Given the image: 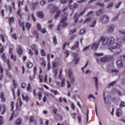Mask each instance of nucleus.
I'll return each instance as SVG.
<instances>
[{"mask_svg":"<svg viewBox=\"0 0 125 125\" xmlns=\"http://www.w3.org/2000/svg\"><path fill=\"white\" fill-rule=\"evenodd\" d=\"M21 87H22V88H25L26 87V84L24 83H21Z\"/></svg>","mask_w":125,"mask_h":125,"instance_id":"e2e57ef3","label":"nucleus"},{"mask_svg":"<svg viewBox=\"0 0 125 125\" xmlns=\"http://www.w3.org/2000/svg\"><path fill=\"white\" fill-rule=\"evenodd\" d=\"M88 98L89 99H90V98H93V99H95V97L93 96V95L90 94L89 95V96H88Z\"/></svg>","mask_w":125,"mask_h":125,"instance_id":"680f3d73","label":"nucleus"},{"mask_svg":"<svg viewBox=\"0 0 125 125\" xmlns=\"http://www.w3.org/2000/svg\"><path fill=\"white\" fill-rule=\"evenodd\" d=\"M68 75L69 79H72V78H74V74L73 73V71L70 69L68 71Z\"/></svg>","mask_w":125,"mask_h":125,"instance_id":"4468645a","label":"nucleus"},{"mask_svg":"<svg viewBox=\"0 0 125 125\" xmlns=\"http://www.w3.org/2000/svg\"><path fill=\"white\" fill-rule=\"evenodd\" d=\"M38 95L39 96V100H41L42 99V92H39Z\"/></svg>","mask_w":125,"mask_h":125,"instance_id":"f704fd0d","label":"nucleus"},{"mask_svg":"<svg viewBox=\"0 0 125 125\" xmlns=\"http://www.w3.org/2000/svg\"><path fill=\"white\" fill-rule=\"evenodd\" d=\"M108 60V58L107 57H104L102 58L101 59H97V61L99 63V62H106L107 60Z\"/></svg>","mask_w":125,"mask_h":125,"instance_id":"9d476101","label":"nucleus"},{"mask_svg":"<svg viewBox=\"0 0 125 125\" xmlns=\"http://www.w3.org/2000/svg\"><path fill=\"white\" fill-rule=\"evenodd\" d=\"M41 55L42 56H45V52H44V51L43 50H42L41 51Z\"/></svg>","mask_w":125,"mask_h":125,"instance_id":"774afa93","label":"nucleus"},{"mask_svg":"<svg viewBox=\"0 0 125 125\" xmlns=\"http://www.w3.org/2000/svg\"><path fill=\"white\" fill-rule=\"evenodd\" d=\"M98 45H99V43H94L92 46V49L93 50H97Z\"/></svg>","mask_w":125,"mask_h":125,"instance_id":"9b49d317","label":"nucleus"},{"mask_svg":"<svg viewBox=\"0 0 125 125\" xmlns=\"http://www.w3.org/2000/svg\"><path fill=\"white\" fill-rule=\"evenodd\" d=\"M103 96L105 104H108V102L106 100V96H105V93H104Z\"/></svg>","mask_w":125,"mask_h":125,"instance_id":"72a5a7b5","label":"nucleus"},{"mask_svg":"<svg viewBox=\"0 0 125 125\" xmlns=\"http://www.w3.org/2000/svg\"><path fill=\"white\" fill-rule=\"evenodd\" d=\"M76 37L77 35L74 34L70 38V40H74V39H75V38H76Z\"/></svg>","mask_w":125,"mask_h":125,"instance_id":"69168bd1","label":"nucleus"},{"mask_svg":"<svg viewBox=\"0 0 125 125\" xmlns=\"http://www.w3.org/2000/svg\"><path fill=\"white\" fill-rule=\"evenodd\" d=\"M85 33V30L84 29H82L81 30L79 34L80 35H83V34H84Z\"/></svg>","mask_w":125,"mask_h":125,"instance_id":"5fc2aeb1","label":"nucleus"},{"mask_svg":"<svg viewBox=\"0 0 125 125\" xmlns=\"http://www.w3.org/2000/svg\"><path fill=\"white\" fill-rule=\"evenodd\" d=\"M96 5H98L99 6H100L101 7H104V6H105V5H104V3H100V2H98L96 4Z\"/></svg>","mask_w":125,"mask_h":125,"instance_id":"c85d7f7f","label":"nucleus"},{"mask_svg":"<svg viewBox=\"0 0 125 125\" xmlns=\"http://www.w3.org/2000/svg\"><path fill=\"white\" fill-rule=\"evenodd\" d=\"M109 19L110 18H109V16L104 15L100 17L99 21L102 24H107V23L109 22Z\"/></svg>","mask_w":125,"mask_h":125,"instance_id":"f03ea898","label":"nucleus"},{"mask_svg":"<svg viewBox=\"0 0 125 125\" xmlns=\"http://www.w3.org/2000/svg\"><path fill=\"white\" fill-rule=\"evenodd\" d=\"M53 41L54 44H55V45H56V44H57V39L56 38V37H54L53 39Z\"/></svg>","mask_w":125,"mask_h":125,"instance_id":"e433bc0d","label":"nucleus"},{"mask_svg":"<svg viewBox=\"0 0 125 125\" xmlns=\"http://www.w3.org/2000/svg\"><path fill=\"white\" fill-rule=\"evenodd\" d=\"M68 17V14L67 13H64V17H61V21H60V24L58 26L57 30L58 31H60V26L62 28H64V27H66L68 25V22H66L67 21V17Z\"/></svg>","mask_w":125,"mask_h":125,"instance_id":"f257e3e1","label":"nucleus"},{"mask_svg":"<svg viewBox=\"0 0 125 125\" xmlns=\"http://www.w3.org/2000/svg\"><path fill=\"white\" fill-rule=\"evenodd\" d=\"M120 107H121V108L122 107H125V102H121L120 104Z\"/></svg>","mask_w":125,"mask_h":125,"instance_id":"0e129e2a","label":"nucleus"},{"mask_svg":"<svg viewBox=\"0 0 125 125\" xmlns=\"http://www.w3.org/2000/svg\"><path fill=\"white\" fill-rule=\"evenodd\" d=\"M117 65L118 68H122L123 67V62L122 61L119 60L117 62Z\"/></svg>","mask_w":125,"mask_h":125,"instance_id":"2eb2a0df","label":"nucleus"},{"mask_svg":"<svg viewBox=\"0 0 125 125\" xmlns=\"http://www.w3.org/2000/svg\"><path fill=\"white\" fill-rule=\"evenodd\" d=\"M22 97L23 100H25L26 102H28V101L30 100V99L27 95L24 96V95L22 94Z\"/></svg>","mask_w":125,"mask_h":125,"instance_id":"a211bd4d","label":"nucleus"},{"mask_svg":"<svg viewBox=\"0 0 125 125\" xmlns=\"http://www.w3.org/2000/svg\"><path fill=\"white\" fill-rule=\"evenodd\" d=\"M9 23H10V24H13V23H14V18H13V17H11L9 19Z\"/></svg>","mask_w":125,"mask_h":125,"instance_id":"a878e982","label":"nucleus"},{"mask_svg":"<svg viewBox=\"0 0 125 125\" xmlns=\"http://www.w3.org/2000/svg\"><path fill=\"white\" fill-rule=\"evenodd\" d=\"M79 16H78L77 14L75 15V16H74V19H75V23H77V22H78V21H79Z\"/></svg>","mask_w":125,"mask_h":125,"instance_id":"473e14b6","label":"nucleus"},{"mask_svg":"<svg viewBox=\"0 0 125 125\" xmlns=\"http://www.w3.org/2000/svg\"><path fill=\"white\" fill-rule=\"evenodd\" d=\"M48 9H50V10L53 9V4H49L48 6Z\"/></svg>","mask_w":125,"mask_h":125,"instance_id":"de8ad7c7","label":"nucleus"},{"mask_svg":"<svg viewBox=\"0 0 125 125\" xmlns=\"http://www.w3.org/2000/svg\"><path fill=\"white\" fill-rule=\"evenodd\" d=\"M35 117L34 116H31L30 117V119H29V122L30 123H34V122H35Z\"/></svg>","mask_w":125,"mask_h":125,"instance_id":"c756f323","label":"nucleus"},{"mask_svg":"<svg viewBox=\"0 0 125 125\" xmlns=\"http://www.w3.org/2000/svg\"><path fill=\"white\" fill-rule=\"evenodd\" d=\"M114 5V2H111L109 3L106 6V8H111V7H113V6Z\"/></svg>","mask_w":125,"mask_h":125,"instance_id":"6ab92c4d","label":"nucleus"},{"mask_svg":"<svg viewBox=\"0 0 125 125\" xmlns=\"http://www.w3.org/2000/svg\"><path fill=\"white\" fill-rule=\"evenodd\" d=\"M117 117H121L122 115H123V111H122V109L121 108H118L116 110V113Z\"/></svg>","mask_w":125,"mask_h":125,"instance_id":"6e6552de","label":"nucleus"},{"mask_svg":"<svg viewBox=\"0 0 125 125\" xmlns=\"http://www.w3.org/2000/svg\"><path fill=\"white\" fill-rule=\"evenodd\" d=\"M0 98L2 102H5V98H4V93L2 92L0 93Z\"/></svg>","mask_w":125,"mask_h":125,"instance_id":"f8f14e48","label":"nucleus"},{"mask_svg":"<svg viewBox=\"0 0 125 125\" xmlns=\"http://www.w3.org/2000/svg\"><path fill=\"white\" fill-rule=\"evenodd\" d=\"M40 4L41 5H44L45 4V1L44 0H42L40 2Z\"/></svg>","mask_w":125,"mask_h":125,"instance_id":"052dcab7","label":"nucleus"},{"mask_svg":"<svg viewBox=\"0 0 125 125\" xmlns=\"http://www.w3.org/2000/svg\"><path fill=\"white\" fill-rule=\"evenodd\" d=\"M93 80L94 81L95 86L97 89H98V78L96 77L92 78Z\"/></svg>","mask_w":125,"mask_h":125,"instance_id":"1a4fd4ad","label":"nucleus"},{"mask_svg":"<svg viewBox=\"0 0 125 125\" xmlns=\"http://www.w3.org/2000/svg\"><path fill=\"white\" fill-rule=\"evenodd\" d=\"M1 59H2L4 62H6V57H5V54H2L1 56Z\"/></svg>","mask_w":125,"mask_h":125,"instance_id":"4c0bfd02","label":"nucleus"},{"mask_svg":"<svg viewBox=\"0 0 125 125\" xmlns=\"http://www.w3.org/2000/svg\"><path fill=\"white\" fill-rule=\"evenodd\" d=\"M26 66L28 68V69H31L32 67H33V63L31 62H26Z\"/></svg>","mask_w":125,"mask_h":125,"instance_id":"4be33fe9","label":"nucleus"},{"mask_svg":"<svg viewBox=\"0 0 125 125\" xmlns=\"http://www.w3.org/2000/svg\"><path fill=\"white\" fill-rule=\"evenodd\" d=\"M78 47H79V41H77L75 43V45L72 47L71 49L72 50H75V49L78 48Z\"/></svg>","mask_w":125,"mask_h":125,"instance_id":"dca6fc26","label":"nucleus"},{"mask_svg":"<svg viewBox=\"0 0 125 125\" xmlns=\"http://www.w3.org/2000/svg\"><path fill=\"white\" fill-rule=\"evenodd\" d=\"M25 27L28 29H30V28H31V24H30L29 22H27L25 24Z\"/></svg>","mask_w":125,"mask_h":125,"instance_id":"a19ab883","label":"nucleus"},{"mask_svg":"<svg viewBox=\"0 0 125 125\" xmlns=\"http://www.w3.org/2000/svg\"><path fill=\"white\" fill-rule=\"evenodd\" d=\"M0 110H2L3 112H2V114H3V113L5 112V106L0 107Z\"/></svg>","mask_w":125,"mask_h":125,"instance_id":"a18cd8bd","label":"nucleus"},{"mask_svg":"<svg viewBox=\"0 0 125 125\" xmlns=\"http://www.w3.org/2000/svg\"><path fill=\"white\" fill-rule=\"evenodd\" d=\"M21 122H22V119L21 118H19L16 120V124L18 125H21Z\"/></svg>","mask_w":125,"mask_h":125,"instance_id":"b1692460","label":"nucleus"},{"mask_svg":"<svg viewBox=\"0 0 125 125\" xmlns=\"http://www.w3.org/2000/svg\"><path fill=\"white\" fill-rule=\"evenodd\" d=\"M22 53L23 50H22V48H21V47H19V49L18 50V53L20 54V55H21Z\"/></svg>","mask_w":125,"mask_h":125,"instance_id":"cd10ccee","label":"nucleus"},{"mask_svg":"<svg viewBox=\"0 0 125 125\" xmlns=\"http://www.w3.org/2000/svg\"><path fill=\"white\" fill-rule=\"evenodd\" d=\"M60 11H58L55 16V19H57L58 17H59V15H60Z\"/></svg>","mask_w":125,"mask_h":125,"instance_id":"2f4dec72","label":"nucleus"},{"mask_svg":"<svg viewBox=\"0 0 125 125\" xmlns=\"http://www.w3.org/2000/svg\"><path fill=\"white\" fill-rule=\"evenodd\" d=\"M115 27L116 26H115V25L114 24L109 25L107 28V33H108V34H111V33H113Z\"/></svg>","mask_w":125,"mask_h":125,"instance_id":"39448f33","label":"nucleus"},{"mask_svg":"<svg viewBox=\"0 0 125 125\" xmlns=\"http://www.w3.org/2000/svg\"><path fill=\"white\" fill-rule=\"evenodd\" d=\"M91 21V18L89 17L86 18L83 23H87V22H90Z\"/></svg>","mask_w":125,"mask_h":125,"instance_id":"393cba45","label":"nucleus"},{"mask_svg":"<svg viewBox=\"0 0 125 125\" xmlns=\"http://www.w3.org/2000/svg\"><path fill=\"white\" fill-rule=\"evenodd\" d=\"M94 55H95V56H97V57L103 56V53H95L94 54Z\"/></svg>","mask_w":125,"mask_h":125,"instance_id":"6e6d98bb","label":"nucleus"},{"mask_svg":"<svg viewBox=\"0 0 125 125\" xmlns=\"http://www.w3.org/2000/svg\"><path fill=\"white\" fill-rule=\"evenodd\" d=\"M67 2V0H61L60 3H62V4H65Z\"/></svg>","mask_w":125,"mask_h":125,"instance_id":"3c124183","label":"nucleus"},{"mask_svg":"<svg viewBox=\"0 0 125 125\" xmlns=\"http://www.w3.org/2000/svg\"><path fill=\"white\" fill-rule=\"evenodd\" d=\"M57 67V62H53V68L55 69Z\"/></svg>","mask_w":125,"mask_h":125,"instance_id":"79ce46f5","label":"nucleus"},{"mask_svg":"<svg viewBox=\"0 0 125 125\" xmlns=\"http://www.w3.org/2000/svg\"><path fill=\"white\" fill-rule=\"evenodd\" d=\"M109 47L110 48L109 50H110L111 52H113V50H112V49H119V48L121 47V45L119 43L118 41H117L113 43L112 44L109 45Z\"/></svg>","mask_w":125,"mask_h":125,"instance_id":"7ed1b4c3","label":"nucleus"},{"mask_svg":"<svg viewBox=\"0 0 125 125\" xmlns=\"http://www.w3.org/2000/svg\"><path fill=\"white\" fill-rule=\"evenodd\" d=\"M116 85V81H114L109 83L108 85V87H111V86H114V85Z\"/></svg>","mask_w":125,"mask_h":125,"instance_id":"7c9ffc66","label":"nucleus"},{"mask_svg":"<svg viewBox=\"0 0 125 125\" xmlns=\"http://www.w3.org/2000/svg\"><path fill=\"white\" fill-rule=\"evenodd\" d=\"M85 74H86V75H87L88 74H91V70H90L89 69H87L85 72Z\"/></svg>","mask_w":125,"mask_h":125,"instance_id":"338daca9","label":"nucleus"},{"mask_svg":"<svg viewBox=\"0 0 125 125\" xmlns=\"http://www.w3.org/2000/svg\"><path fill=\"white\" fill-rule=\"evenodd\" d=\"M17 13L18 15L20 16V17H21V9H19L17 11Z\"/></svg>","mask_w":125,"mask_h":125,"instance_id":"8fccbe9b","label":"nucleus"},{"mask_svg":"<svg viewBox=\"0 0 125 125\" xmlns=\"http://www.w3.org/2000/svg\"><path fill=\"white\" fill-rule=\"evenodd\" d=\"M27 90L28 92H32V87H31V84L30 83L27 84Z\"/></svg>","mask_w":125,"mask_h":125,"instance_id":"aec40b11","label":"nucleus"},{"mask_svg":"<svg viewBox=\"0 0 125 125\" xmlns=\"http://www.w3.org/2000/svg\"><path fill=\"white\" fill-rule=\"evenodd\" d=\"M37 17L42 19V18H43V13H42V12H38L37 13Z\"/></svg>","mask_w":125,"mask_h":125,"instance_id":"ddd939ff","label":"nucleus"},{"mask_svg":"<svg viewBox=\"0 0 125 125\" xmlns=\"http://www.w3.org/2000/svg\"><path fill=\"white\" fill-rule=\"evenodd\" d=\"M31 49L34 51L35 55H38L39 51H38V45L37 44L32 45L31 46Z\"/></svg>","mask_w":125,"mask_h":125,"instance_id":"423d86ee","label":"nucleus"},{"mask_svg":"<svg viewBox=\"0 0 125 125\" xmlns=\"http://www.w3.org/2000/svg\"><path fill=\"white\" fill-rule=\"evenodd\" d=\"M103 45H109V38L108 37H102L100 39Z\"/></svg>","mask_w":125,"mask_h":125,"instance_id":"20e7f679","label":"nucleus"},{"mask_svg":"<svg viewBox=\"0 0 125 125\" xmlns=\"http://www.w3.org/2000/svg\"><path fill=\"white\" fill-rule=\"evenodd\" d=\"M0 38V39H1L3 42H5V40H4V36H3L2 34H1Z\"/></svg>","mask_w":125,"mask_h":125,"instance_id":"603ef678","label":"nucleus"},{"mask_svg":"<svg viewBox=\"0 0 125 125\" xmlns=\"http://www.w3.org/2000/svg\"><path fill=\"white\" fill-rule=\"evenodd\" d=\"M76 32H77V30L76 29L71 30L70 31V35H72V34H74V33H76Z\"/></svg>","mask_w":125,"mask_h":125,"instance_id":"09e8293b","label":"nucleus"},{"mask_svg":"<svg viewBox=\"0 0 125 125\" xmlns=\"http://www.w3.org/2000/svg\"><path fill=\"white\" fill-rule=\"evenodd\" d=\"M65 85V79H63L61 82V87H64V85Z\"/></svg>","mask_w":125,"mask_h":125,"instance_id":"37998d69","label":"nucleus"},{"mask_svg":"<svg viewBox=\"0 0 125 125\" xmlns=\"http://www.w3.org/2000/svg\"><path fill=\"white\" fill-rule=\"evenodd\" d=\"M53 73L54 75V77L56 78V76H57V74L58 73V69H53Z\"/></svg>","mask_w":125,"mask_h":125,"instance_id":"5701e85b","label":"nucleus"},{"mask_svg":"<svg viewBox=\"0 0 125 125\" xmlns=\"http://www.w3.org/2000/svg\"><path fill=\"white\" fill-rule=\"evenodd\" d=\"M102 14V10L100 9L99 10L97 11L96 12V15L97 16H100Z\"/></svg>","mask_w":125,"mask_h":125,"instance_id":"bb28decb","label":"nucleus"},{"mask_svg":"<svg viewBox=\"0 0 125 125\" xmlns=\"http://www.w3.org/2000/svg\"><path fill=\"white\" fill-rule=\"evenodd\" d=\"M37 30L38 31H41L42 30V26L41 25V24L40 23H37Z\"/></svg>","mask_w":125,"mask_h":125,"instance_id":"58836bf2","label":"nucleus"},{"mask_svg":"<svg viewBox=\"0 0 125 125\" xmlns=\"http://www.w3.org/2000/svg\"><path fill=\"white\" fill-rule=\"evenodd\" d=\"M88 65V62H86L84 66L83 67H82V73H84V70H83V69H85L86 68V67H87Z\"/></svg>","mask_w":125,"mask_h":125,"instance_id":"c9c22d12","label":"nucleus"},{"mask_svg":"<svg viewBox=\"0 0 125 125\" xmlns=\"http://www.w3.org/2000/svg\"><path fill=\"white\" fill-rule=\"evenodd\" d=\"M90 48V45L88 46H87L85 48H84V49H83V51H85L87 50V49H89Z\"/></svg>","mask_w":125,"mask_h":125,"instance_id":"4d7b16f0","label":"nucleus"},{"mask_svg":"<svg viewBox=\"0 0 125 125\" xmlns=\"http://www.w3.org/2000/svg\"><path fill=\"white\" fill-rule=\"evenodd\" d=\"M84 13H85V10H83L82 12H81L80 14H79L78 17H80V16H83V14H84Z\"/></svg>","mask_w":125,"mask_h":125,"instance_id":"49530a36","label":"nucleus"},{"mask_svg":"<svg viewBox=\"0 0 125 125\" xmlns=\"http://www.w3.org/2000/svg\"><path fill=\"white\" fill-rule=\"evenodd\" d=\"M12 39H14V40H17V36H16V34H13L12 35Z\"/></svg>","mask_w":125,"mask_h":125,"instance_id":"bf43d9fd","label":"nucleus"},{"mask_svg":"<svg viewBox=\"0 0 125 125\" xmlns=\"http://www.w3.org/2000/svg\"><path fill=\"white\" fill-rule=\"evenodd\" d=\"M122 4V2H119L115 4V7L116 8H119L120 7V5Z\"/></svg>","mask_w":125,"mask_h":125,"instance_id":"c03bdc74","label":"nucleus"},{"mask_svg":"<svg viewBox=\"0 0 125 125\" xmlns=\"http://www.w3.org/2000/svg\"><path fill=\"white\" fill-rule=\"evenodd\" d=\"M116 40L115 38L113 37H109L108 38V45L109 46L114 43L115 42H116Z\"/></svg>","mask_w":125,"mask_h":125,"instance_id":"0eeeda50","label":"nucleus"},{"mask_svg":"<svg viewBox=\"0 0 125 125\" xmlns=\"http://www.w3.org/2000/svg\"><path fill=\"white\" fill-rule=\"evenodd\" d=\"M38 4H39L38 2L32 3H31V5H32L31 9L32 10H35V9L36 8V6H37L38 5Z\"/></svg>","mask_w":125,"mask_h":125,"instance_id":"f3484780","label":"nucleus"},{"mask_svg":"<svg viewBox=\"0 0 125 125\" xmlns=\"http://www.w3.org/2000/svg\"><path fill=\"white\" fill-rule=\"evenodd\" d=\"M19 23L20 27H22L23 31H25V27H24V22L21 23V21L19 20Z\"/></svg>","mask_w":125,"mask_h":125,"instance_id":"412c9836","label":"nucleus"},{"mask_svg":"<svg viewBox=\"0 0 125 125\" xmlns=\"http://www.w3.org/2000/svg\"><path fill=\"white\" fill-rule=\"evenodd\" d=\"M95 24H96V20L93 21V23L90 25V28H93L95 26Z\"/></svg>","mask_w":125,"mask_h":125,"instance_id":"ea45409f","label":"nucleus"},{"mask_svg":"<svg viewBox=\"0 0 125 125\" xmlns=\"http://www.w3.org/2000/svg\"><path fill=\"white\" fill-rule=\"evenodd\" d=\"M11 58L12 59V60H14V61H16V56H14L13 55H11Z\"/></svg>","mask_w":125,"mask_h":125,"instance_id":"13d9d810","label":"nucleus"},{"mask_svg":"<svg viewBox=\"0 0 125 125\" xmlns=\"http://www.w3.org/2000/svg\"><path fill=\"white\" fill-rule=\"evenodd\" d=\"M80 60L79 58H75V59H73V61H75V64H77L79 61Z\"/></svg>","mask_w":125,"mask_h":125,"instance_id":"864d4df0","label":"nucleus"}]
</instances>
